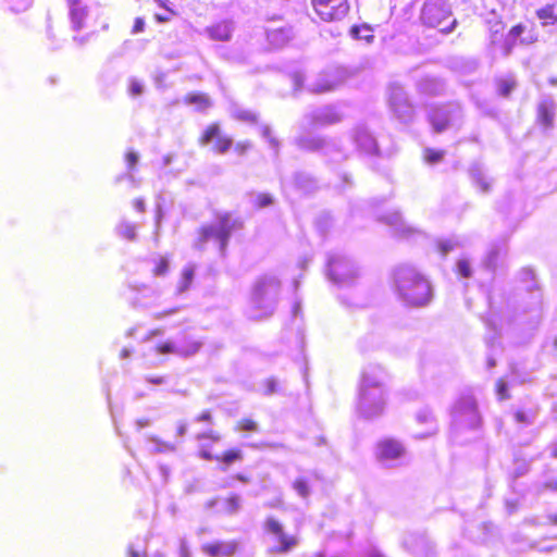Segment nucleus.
<instances>
[{
	"label": "nucleus",
	"instance_id": "obj_53",
	"mask_svg": "<svg viewBox=\"0 0 557 557\" xmlns=\"http://www.w3.org/2000/svg\"><path fill=\"white\" fill-rule=\"evenodd\" d=\"M242 459L243 454L238 449L227 450L222 457H220V460L223 461L225 465H232L233 462Z\"/></svg>",
	"mask_w": 557,
	"mask_h": 557
},
{
	"label": "nucleus",
	"instance_id": "obj_21",
	"mask_svg": "<svg viewBox=\"0 0 557 557\" xmlns=\"http://www.w3.org/2000/svg\"><path fill=\"white\" fill-rule=\"evenodd\" d=\"M66 2L72 29L75 32L84 29L89 13L87 5L82 0H66Z\"/></svg>",
	"mask_w": 557,
	"mask_h": 557
},
{
	"label": "nucleus",
	"instance_id": "obj_14",
	"mask_svg": "<svg viewBox=\"0 0 557 557\" xmlns=\"http://www.w3.org/2000/svg\"><path fill=\"white\" fill-rule=\"evenodd\" d=\"M312 5L324 22L342 21L349 12L347 0H312Z\"/></svg>",
	"mask_w": 557,
	"mask_h": 557
},
{
	"label": "nucleus",
	"instance_id": "obj_28",
	"mask_svg": "<svg viewBox=\"0 0 557 557\" xmlns=\"http://www.w3.org/2000/svg\"><path fill=\"white\" fill-rule=\"evenodd\" d=\"M502 253L503 247L498 244H493L482 262L483 267L488 271H495Z\"/></svg>",
	"mask_w": 557,
	"mask_h": 557
},
{
	"label": "nucleus",
	"instance_id": "obj_17",
	"mask_svg": "<svg viewBox=\"0 0 557 557\" xmlns=\"http://www.w3.org/2000/svg\"><path fill=\"white\" fill-rule=\"evenodd\" d=\"M557 103L552 95H541L536 108V121L544 128L549 131L554 127Z\"/></svg>",
	"mask_w": 557,
	"mask_h": 557
},
{
	"label": "nucleus",
	"instance_id": "obj_59",
	"mask_svg": "<svg viewBox=\"0 0 557 557\" xmlns=\"http://www.w3.org/2000/svg\"><path fill=\"white\" fill-rule=\"evenodd\" d=\"M537 40V35L533 32H529L527 35H521L520 45H531Z\"/></svg>",
	"mask_w": 557,
	"mask_h": 557
},
{
	"label": "nucleus",
	"instance_id": "obj_22",
	"mask_svg": "<svg viewBox=\"0 0 557 557\" xmlns=\"http://www.w3.org/2000/svg\"><path fill=\"white\" fill-rule=\"evenodd\" d=\"M469 176L475 187L480 189L483 194H488L492 189L493 178H491L484 166L479 163L474 162L469 168Z\"/></svg>",
	"mask_w": 557,
	"mask_h": 557
},
{
	"label": "nucleus",
	"instance_id": "obj_37",
	"mask_svg": "<svg viewBox=\"0 0 557 557\" xmlns=\"http://www.w3.org/2000/svg\"><path fill=\"white\" fill-rule=\"evenodd\" d=\"M260 134L268 141L270 148L274 150L275 156H278L281 143L273 136L271 126L268 124L261 125Z\"/></svg>",
	"mask_w": 557,
	"mask_h": 557
},
{
	"label": "nucleus",
	"instance_id": "obj_54",
	"mask_svg": "<svg viewBox=\"0 0 557 557\" xmlns=\"http://www.w3.org/2000/svg\"><path fill=\"white\" fill-rule=\"evenodd\" d=\"M187 101L191 104H197L201 109L210 106L209 98L201 94L189 95Z\"/></svg>",
	"mask_w": 557,
	"mask_h": 557
},
{
	"label": "nucleus",
	"instance_id": "obj_23",
	"mask_svg": "<svg viewBox=\"0 0 557 557\" xmlns=\"http://www.w3.org/2000/svg\"><path fill=\"white\" fill-rule=\"evenodd\" d=\"M354 140L362 152L367 154H377V144L375 138L368 132L367 128L359 126L355 129Z\"/></svg>",
	"mask_w": 557,
	"mask_h": 557
},
{
	"label": "nucleus",
	"instance_id": "obj_56",
	"mask_svg": "<svg viewBox=\"0 0 557 557\" xmlns=\"http://www.w3.org/2000/svg\"><path fill=\"white\" fill-rule=\"evenodd\" d=\"M496 392L499 399L504 400L509 398L508 386L505 380L500 379L497 381Z\"/></svg>",
	"mask_w": 557,
	"mask_h": 557
},
{
	"label": "nucleus",
	"instance_id": "obj_41",
	"mask_svg": "<svg viewBox=\"0 0 557 557\" xmlns=\"http://www.w3.org/2000/svg\"><path fill=\"white\" fill-rule=\"evenodd\" d=\"M536 16L539 20L543 21V25L546 26L548 23L546 20H553L555 22L556 13H555V4L549 3L545 7L536 10Z\"/></svg>",
	"mask_w": 557,
	"mask_h": 557
},
{
	"label": "nucleus",
	"instance_id": "obj_30",
	"mask_svg": "<svg viewBox=\"0 0 557 557\" xmlns=\"http://www.w3.org/2000/svg\"><path fill=\"white\" fill-rule=\"evenodd\" d=\"M530 313L531 323L537 324L542 318V295L535 290L532 295V302L528 311Z\"/></svg>",
	"mask_w": 557,
	"mask_h": 557
},
{
	"label": "nucleus",
	"instance_id": "obj_25",
	"mask_svg": "<svg viewBox=\"0 0 557 557\" xmlns=\"http://www.w3.org/2000/svg\"><path fill=\"white\" fill-rule=\"evenodd\" d=\"M525 32V26L522 24H517L508 32V34L503 37L500 50L502 55L507 58L512 53L513 48L519 42L520 44V37Z\"/></svg>",
	"mask_w": 557,
	"mask_h": 557
},
{
	"label": "nucleus",
	"instance_id": "obj_27",
	"mask_svg": "<svg viewBox=\"0 0 557 557\" xmlns=\"http://www.w3.org/2000/svg\"><path fill=\"white\" fill-rule=\"evenodd\" d=\"M295 187L305 194L312 193L317 189V181L309 174L298 172L294 175Z\"/></svg>",
	"mask_w": 557,
	"mask_h": 557
},
{
	"label": "nucleus",
	"instance_id": "obj_38",
	"mask_svg": "<svg viewBox=\"0 0 557 557\" xmlns=\"http://www.w3.org/2000/svg\"><path fill=\"white\" fill-rule=\"evenodd\" d=\"M461 243L460 240L453 236L446 239H441L437 243L438 251L443 257L447 256L450 251L455 250L456 248L460 247Z\"/></svg>",
	"mask_w": 557,
	"mask_h": 557
},
{
	"label": "nucleus",
	"instance_id": "obj_20",
	"mask_svg": "<svg viewBox=\"0 0 557 557\" xmlns=\"http://www.w3.org/2000/svg\"><path fill=\"white\" fill-rule=\"evenodd\" d=\"M239 547L240 542L232 540L207 543L201 546V549L209 557H233Z\"/></svg>",
	"mask_w": 557,
	"mask_h": 557
},
{
	"label": "nucleus",
	"instance_id": "obj_58",
	"mask_svg": "<svg viewBox=\"0 0 557 557\" xmlns=\"http://www.w3.org/2000/svg\"><path fill=\"white\" fill-rule=\"evenodd\" d=\"M267 389L264 392V395H273L278 392V382L274 377H270L265 382Z\"/></svg>",
	"mask_w": 557,
	"mask_h": 557
},
{
	"label": "nucleus",
	"instance_id": "obj_43",
	"mask_svg": "<svg viewBox=\"0 0 557 557\" xmlns=\"http://www.w3.org/2000/svg\"><path fill=\"white\" fill-rule=\"evenodd\" d=\"M520 281L527 283V289L532 292L537 287L535 282V274L532 269L524 268L519 273Z\"/></svg>",
	"mask_w": 557,
	"mask_h": 557
},
{
	"label": "nucleus",
	"instance_id": "obj_29",
	"mask_svg": "<svg viewBox=\"0 0 557 557\" xmlns=\"http://www.w3.org/2000/svg\"><path fill=\"white\" fill-rule=\"evenodd\" d=\"M418 89L421 92L436 95L443 89V83L437 78L424 77L418 83Z\"/></svg>",
	"mask_w": 557,
	"mask_h": 557
},
{
	"label": "nucleus",
	"instance_id": "obj_1",
	"mask_svg": "<svg viewBox=\"0 0 557 557\" xmlns=\"http://www.w3.org/2000/svg\"><path fill=\"white\" fill-rule=\"evenodd\" d=\"M389 375L380 364H368L361 373L358 410L364 418L380 416L386 405Z\"/></svg>",
	"mask_w": 557,
	"mask_h": 557
},
{
	"label": "nucleus",
	"instance_id": "obj_63",
	"mask_svg": "<svg viewBox=\"0 0 557 557\" xmlns=\"http://www.w3.org/2000/svg\"><path fill=\"white\" fill-rule=\"evenodd\" d=\"M305 77L301 73L297 72L293 75V82L296 89H300L304 84Z\"/></svg>",
	"mask_w": 557,
	"mask_h": 557
},
{
	"label": "nucleus",
	"instance_id": "obj_47",
	"mask_svg": "<svg viewBox=\"0 0 557 557\" xmlns=\"http://www.w3.org/2000/svg\"><path fill=\"white\" fill-rule=\"evenodd\" d=\"M516 81L512 77L503 78L498 82V91L502 96L508 97L516 88Z\"/></svg>",
	"mask_w": 557,
	"mask_h": 557
},
{
	"label": "nucleus",
	"instance_id": "obj_13",
	"mask_svg": "<svg viewBox=\"0 0 557 557\" xmlns=\"http://www.w3.org/2000/svg\"><path fill=\"white\" fill-rule=\"evenodd\" d=\"M388 104L394 115L401 122L408 123L413 116V107L404 88L397 84L389 86Z\"/></svg>",
	"mask_w": 557,
	"mask_h": 557
},
{
	"label": "nucleus",
	"instance_id": "obj_62",
	"mask_svg": "<svg viewBox=\"0 0 557 557\" xmlns=\"http://www.w3.org/2000/svg\"><path fill=\"white\" fill-rule=\"evenodd\" d=\"M143 89H144V87H143V85H141L139 82H137V81H133V82L131 83V92H132L134 96H139V95H141Z\"/></svg>",
	"mask_w": 557,
	"mask_h": 557
},
{
	"label": "nucleus",
	"instance_id": "obj_61",
	"mask_svg": "<svg viewBox=\"0 0 557 557\" xmlns=\"http://www.w3.org/2000/svg\"><path fill=\"white\" fill-rule=\"evenodd\" d=\"M168 268H169L168 261L166 260H161L159 262V264L153 270L154 274L156 275H163V274L166 273Z\"/></svg>",
	"mask_w": 557,
	"mask_h": 557
},
{
	"label": "nucleus",
	"instance_id": "obj_35",
	"mask_svg": "<svg viewBox=\"0 0 557 557\" xmlns=\"http://www.w3.org/2000/svg\"><path fill=\"white\" fill-rule=\"evenodd\" d=\"M268 39L274 46L280 47L290 39V32L284 28L273 29L268 32Z\"/></svg>",
	"mask_w": 557,
	"mask_h": 557
},
{
	"label": "nucleus",
	"instance_id": "obj_12",
	"mask_svg": "<svg viewBox=\"0 0 557 557\" xmlns=\"http://www.w3.org/2000/svg\"><path fill=\"white\" fill-rule=\"evenodd\" d=\"M343 115L335 106L314 108L302 117V123L308 127L321 128L342 122Z\"/></svg>",
	"mask_w": 557,
	"mask_h": 557
},
{
	"label": "nucleus",
	"instance_id": "obj_9",
	"mask_svg": "<svg viewBox=\"0 0 557 557\" xmlns=\"http://www.w3.org/2000/svg\"><path fill=\"white\" fill-rule=\"evenodd\" d=\"M263 530L274 542V545L268 548L270 555L287 554L298 545L297 536L288 535L284 531L283 524L274 517L265 519Z\"/></svg>",
	"mask_w": 557,
	"mask_h": 557
},
{
	"label": "nucleus",
	"instance_id": "obj_60",
	"mask_svg": "<svg viewBox=\"0 0 557 557\" xmlns=\"http://www.w3.org/2000/svg\"><path fill=\"white\" fill-rule=\"evenodd\" d=\"M251 148V144L250 141H243V143H237L235 145V151L238 153V154H244L246 153L247 150H249Z\"/></svg>",
	"mask_w": 557,
	"mask_h": 557
},
{
	"label": "nucleus",
	"instance_id": "obj_55",
	"mask_svg": "<svg viewBox=\"0 0 557 557\" xmlns=\"http://www.w3.org/2000/svg\"><path fill=\"white\" fill-rule=\"evenodd\" d=\"M444 157L443 150L425 149L424 158L426 162L434 164L440 162Z\"/></svg>",
	"mask_w": 557,
	"mask_h": 557
},
{
	"label": "nucleus",
	"instance_id": "obj_57",
	"mask_svg": "<svg viewBox=\"0 0 557 557\" xmlns=\"http://www.w3.org/2000/svg\"><path fill=\"white\" fill-rule=\"evenodd\" d=\"M238 429L242 431L257 432L258 424H257V422H255L250 419H243L238 423Z\"/></svg>",
	"mask_w": 557,
	"mask_h": 557
},
{
	"label": "nucleus",
	"instance_id": "obj_18",
	"mask_svg": "<svg viewBox=\"0 0 557 557\" xmlns=\"http://www.w3.org/2000/svg\"><path fill=\"white\" fill-rule=\"evenodd\" d=\"M201 145L213 144L212 149L218 153H225L232 147V138L222 134L218 124L210 125L200 138Z\"/></svg>",
	"mask_w": 557,
	"mask_h": 557
},
{
	"label": "nucleus",
	"instance_id": "obj_48",
	"mask_svg": "<svg viewBox=\"0 0 557 557\" xmlns=\"http://www.w3.org/2000/svg\"><path fill=\"white\" fill-rule=\"evenodd\" d=\"M8 4L9 9L12 12H23L26 11L33 3V0H4Z\"/></svg>",
	"mask_w": 557,
	"mask_h": 557
},
{
	"label": "nucleus",
	"instance_id": "obj_3",
	"mask_svg": "<svg viewBox=\"0 0 557 557\" xmlns=\"http://www.w3.org/2000/svg\"><path fill=\"white\" fill-rule=\"evenodd\" d=\"M450 437L465 444L475 438L482 429L483 418L476 399L470 394L460 395L450 409Z\"/></svg>",
	"mask_w": 557,
	"mask_h": 557
},
{
	"label": "nucleus",
	"instance_id": "obj_2",
	"mask_svg": "<svg viewBox=\"0 0 557 557\" xmlns=\"http://www.w3.org/2000/svg\"><path fill=\"white\" fill-rule=\"evenodd\" d=\"M393 282L398 298L406 306L424 307L433 298L430 281L413 265L400 264L395 268Z\"/></svg>",
	"mask_w": 557,
	"mask_h": 557
},
{
	"label": "nucleus",
	"instance_id": "obj_19",
	"mask_svg": "<svg viewBox=\"0 0 557 557\" xmlns=\"http://www.w3.org/2000/svg\"><path fill=\"white\" fill-rule=\"evenodd\" d=\"M377 220L389 226L394 236L407 238L414 233V230L406 223L398 211L380 215Z\"/></svg>",
	"mask_w": 557,
	"mask_h": 557
},
{
	"label": "nucleus",
	"instance_id": "obj_64",
	"mask_svg": "<svg viewBox=\"0 0 557 557\" xmlns=\"http://www.w3.org/2000/svg\"><path fill=\"white\" fill-rule=\"evenodd\" d=\"M145 28V21L141 17H137L135 20L134 26H133V33L137 34L143 32Z\"/></svg>",
	"mask_w": 557,
	"mask_h": 557
},
{
	"label": "nucleus",
	"instance_id": "obj_11",
	"mask_svg": "<svg viewBox=\"0 0 557 557\" xmlns=\"http://www.w3.org/2000/svg\"><path fill=\"white\" fill-rule=\"evenodd\" d=\"M406 449L394 438H384L376 445V458L386 468H395L404 463Z\"/></svg>",
	"mask_w": 557,
	"mask_h": 557
},
{
	"label": "nucleus",
	"instance_id": "obj_51",
	"mask_svg": "<svg viewBox=\"0 0 557 557\" xmlns=\"http://www.w3.org/2000/svg\"><path fill=\"white\" fill-rule=\"evenodd\" d=\"M456 270L461 277L469 278L472 275V269L467 259H459L456 263Z\"/></svg>",
	"mask_w": 557,
	"mask_h": 557
},
{
	"label": "nucleus",
	"instance_id": "obj_31",
	"mask_svg": "<svg viewBox=\"0 0 557 557\" xmlns=\"http://www.w3.org/2000/svg\"><path fill=\"white\" fill-rule=\"evenodd\" d=\"M231 114L234 119L245 122V123L256 124L258 122L257 113H255L248 109L238 107V106H234L232 108Z\"/></svg>",
	"mask_w": 557,
	"mask_h": 557
},
{
	"label": "nucleus",
	"instance_id": "obj_49",
	"mask_svg": "<svg viewBox=\"0 0 557 557\" xmlns=\"http://www.w3.org/2000/svg\"><path fill=\"white\" fill-rule=\"evenodd\" d=\"M157 351L159 354H174L178 356V343L177 341H166L157 346Z\"/></svg>",
	"mask_w": 557,
	"mask_h": 557
},
{
	"label": "nucleus",
	"instance_id": "obj_42",
	"mask_svg": "<svg viewBox=\"0 0 557 557\" xmlns=\"http://www.w3.org/2000/svg\"><path fill=\"white\" fill-rule=\"evenodd\" d=\"M149 441L154 444L153 453L154 454H161V453H172L176 449L175 445L172 443L163 442L160 438L156 436H150Z\"/></svg>",
	"mask_w": 557,
	"mask_h": 557
},
{
	"label": "nucleus",
	"instance_id": "obj_52",
	"mask_svg": "<svg viewBox=\"0 0 557 557\" xmlns=\"http://www.w3.org/2000/svg\"><path fill=\"white\" fill-rule=\"evenodd\" d=\"M253 203L258 208H265L273 203V197L270 194L253 195Z\"/></svg>",
	"mask_w": 557,
	"mask_h": 557
},
{
	"label": "nucleus",
	"instance_id": "obj_26",
	"mask_svg": "<svg viewBox=\"0 0 557 557\" xmlns=\"http://www.w3.org/2000/svg\"><path fill=\"white\" fill-rule=\"evenodd\" d=\"M206 33L213 40L228 41L233 33V24L227 21L220 22L206 28Z\"/></svg>",
	"mask_w": 557,
	"mask_h": 557
},
{
	"label": "nucleus",
	"instance_id": "obj_36",
	"mask_svg": "<svg viewBox=\"0 0 557 557\" xmlns=\"http://www.w3.org/2000/svg\"><path fill=\"white\" fill-rule=\"evenodd\" d=\"M513 419L520 425H523V426L531 425L535 422L536 411H534L533 409H529V410L519 409L513 412Z\"/></svg>",
	"mask_w": 557,
	"mask_h": 557
},
{
	"label": "nucleus",
	"instance_id": "obj_34",
	"mask_svg": "<svg viewBox=\"0 0 557 557\" xmlns=\"http://www.w3.org/2000/svg\"><path fill=\"white\" fill-rule=\"evenodd\" d=\"M139 161V154L134 151V150H129L126 154H125V162H126V165H127V170L128 172L124 175H120L116 177V182H121L123 178H127L129 181H134V175L132 173V171L135 169V166L137 165Z\"/></svg>",
	"mask_w": 557,
	"mask_h": 557
},
{
	"label": "nucleus",
	"instance_id": "obj_8",
	"mask_svg": "<svg viewBox=\"0 0 557 557\" xmlns=\"http://www.w3.org/2000/svg\"><path fill=\"white\" fill-rule=\"evenodd\" d=\"M326 265L329 278L339 286L352 284L359 273L355 262L342 253L330 255Z\"/></svg>",
	"mask_w": 557,
	"mask_h": 557
},
{
	"label": "nucleus",
	"instance_id": "obj_5",
	"mask_svg": "<svg viewBox=\"0 0 557 557\" xmlns=\"http://www.w3.org/2000/svg\"><path fill=\"white\" fill-rule=\"evenodd\" d=\"M294 144L300 150L319 153L329 164H339L349 158L348 151L337 137L299 135L294 138Z\"/></svg>",
	"mask_w": 557,
	"mask_h": 557
},
{
	"label": "nucleus",
	"instance_id": "obj_50",
	"mask_svg": "<svg viewBox=\"0 0 557 557\" xmlns=\"http://www.w3.org/2000/svg\"><path fill=\"white\" fill-rule=\"evenodd\" d=\"M242 507V498L238 495H232L225 500V510L230 515L236 513Z\"/></svg>",
	"mask_w": 557,
	"mask_h": 557
},
{
	"label": "nucleus",
	"instance_id": "obj_6",
	"mask_svg": "<svg viewBox=\"0 0 557 557\" xmlns=\"http://www.w3.org/2000/svg\"><path fill=\"white\" fill-rule=\"evenodd\" d=\"M242 227L243 221L239 218H233L228 212L219 214L215 223L203 225L199 230V237L195 243V247L203 249V245L207 242L214 240L218 244L220 253L224 256L232 233Z\"/></svg>",
	"mask_w": 557,
	"mask_h": 557
},
{
	"label": "nucleus",
	"instance_id": "obj_45",
	"mask_svg": "<svg viewBox=\"0 0 557 557\" xmlns=\"http://www.w3.org/2000/svg\"><path fill=\"white\" fill-rule=\"evenodd\" d=\"M195 270L194 268H185L182 274V280L177 287L178 293H184L188 289L189 285L194 280Z\"/></svg>",
	"mask_w": 557,
	"mask_h": 557
},
{
	"label": "nucleus",
	"instance_id": "obj_33",
	"mask_svg": "<svg viewBox=\"0 0 557 557\" xmlns=\"http://www.w3.org/2000/svg\"><path fill=\"white\" fill-rule=\"evenodd\" d=\"M349 34L354 39L364 40L367 44H371L374 39L372 28L367 24L361 26L354 25L350 28Z\"/></svg>",
	"mask_w": 557,
	"mask_h": 557
},
{
	"label": "nucleus",
	"instance_id": "obj_32",
	"mask_svg": "<svg viewBox=\"0 0 557 557\" xmlns=\"http://www.w3.org/2000/svg\"><path fill=\"white\" fill-rule=\"evenodd\" d=\"M293 490L304 499H307L311 495L310 478L306 475H299L293 482Z\"/></svg>",
	"mask_w": 557,
	"mask_h": 557
},
{
	"label": "nucleus",
	"instance_id": "obj_39",
	"mask_svg": "<svg viewBox=\"0 0 557 557\" xmlns=\"http://www.w3.org/2000/svg\"><path fill=\"white\" fill-rule=\"evenodd\" d=\"M505 29V24L502 21H496L490 26V40L491 45L495 46L500 42L503 39V33Z\"/></svg>",
	"mask_w": 557,
	"mask_h": 557
},
{
	"label": "nucleus",
	"instance_id": "obj_7",
	"mask_svg": "<svg viewBox=\"0 0 557 557\" xmlns=\"http://www.w3.org/2000/svg\"><path fill=\"white\" fill-rule=\"evenodd\" d=\"M420 21L423 26L437 28L442 34L453 33L458 25V21L453 17L449 0H424Z\"/></svg>",
	"mask_w": 557,
	"mask_h": 557
},
{
	"label": "nucleus",
	"instance_id": "obj_16",
	"mask_svg": "<svg viewBox=\"0 0 557 557\" xmlns=\"http://www.w3.org/2000/svg\"><path fill=\"white\" fill-rule=\"evenodd\" d=\"M403 546L417 557H434L435 546L423 533H408L404 536Z\"/></svg>",
	"mask_w": 557,
	"mask_h": 557
},
{
	"label": "nucleus",
	"instance_id": "obj_10",
	"mask_svg": "<svg viewBox=\"0 0 557 557\" xmlns=\"http://www.w3.org/2000/svg\"><path fill=\"white\" fill-rule=\"evenodd\" d=\"M428 116L434 132L442 133L447 128L460 125L462 108L458 103L434 107L430 109Z\"/></svg>",
	"mask_w": 557,
	"mask_h": 557
},
{
	"label": "nucleus",
	"instance_id": "obj_44",
	"mask_svg": "<svg viewBox=\"0 0 557 557\" xmlns=\"http://www.w3.org/2000/svg\"><path fill=\"white\" fill-rule=\"evenodd\" d=\"M195 270L194 268H185L182 274V280L177 287L178 293H184L188 289L189 285L194 280Z\"/></svg>",
	"mask_w": 557,
	"mask_h": 557
},
{
	"label": "nucleus",
	"instance_id": "obj_40",
	"mask_svg": "<svg viewBox=\"0 0 557 557\" xmlns=\"http://www.w3.org/2000/svg\"><path fill=\"white\" fill-rule=\"evenodd\" d=\"M116 231L120 236L126 239L134 240L136 238V226L127 221H122L117 225Z\"/></svg>",
	"mask_w": 557,
	"mask_h": 557
},
{
	"label": "nucleus",
	"instance_id": "obj_15",
	"mask_svg": "<svg viewBox=\"0 0 557 557\" xmlns=\"http://www.w3.org/2000/svg\"><path fill=\"white\" fill-rule=\"evenodd\" d=\"M347 78V71L343 67L330 69L319 75L311 85V91L314 94L327 92L336 89Z\"/></svg>",
	"mask_w": 557,
	"mask_h": 557
},
{
	"label": "nucleus",
	"instance_id": "obj_24",
	"mask_svg": "<svg viewBox=\"0 0 557 557\" xmlns=\"http://www.w3.org/2000/svg\"><path fill=\"white\" fill-rule=\"evenodd\" d=\"M176 341L178 343V356L184 358L195 356L203 345L200 339L186 333H180Z\"/></svg>",
	"mask_w": 557,
	"mask_h": 557
},
{
	"label": "nucleus",
	"instance_id": "obj_4",
	"mask_svg": "<svg viewBox=\"0 0 557 557\" xmlns=\"http://www.w3.org/2000/svg\"><path fill=\"white\" fill-rule=\"evenodd\" d=\"M281 292V281L273 274L260 275L252 285L248 317L261 320L273 314Z\"/></svg>",
	"mask_w": 557,
	"mask_h": 557
},
{
	"label": "nucleus",
	"instance_id": "obj_46",
	"mask_svg": "<svg viewBox=\"0 0 557 557\" xmlns=\"http://www.w3.org/2000/svg\"><path fill=\"white\" fill-rule=\"evenodd\" d=\"M417 420L419 423H425L431 424L430 433H433L436 431L435 426V418L433 413L429 409H422L417 413Z\"/></svg>",
	"mask_w": 557,
	"mask_h": 557
}]
</instances>
